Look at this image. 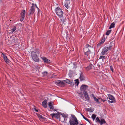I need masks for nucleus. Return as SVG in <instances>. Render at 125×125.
Returning a JSON list of instances; mask_svg holds the SVG:
<instances>
[{
	"instance_id": "f257e3e1",
	"label": "nucleus",
	"mask_w": 125,
	"mask_h": 125,
	"mask_svg": "<svg viewBox=\"0 0 125 125\" xmlns=\"http://www.w3.org/2000/svg\"><path fill=\"white\" fill-rule=\"evenodd\" d=\"M115 44L113 42H111L108 47H105L102 50L101 52V54L104 55L108 50H111L113 48H114Z\"/></svg>"
},
{
	"instance_id": "f03ea898",
	"label": "nucleus",
	"mask_w": 125,
	"mask_h": 125,
	"mask_svg": "<svg viewBox=\"0 0 125 125\" xmlns=\"http://www.w3.org/2000/svg\"><path fill=\"white\" fill-rule=\"evenodd\" d=\"M56 13L59 18L63 17V13L62 10L60 8L57 7L55 9Z\"/></svg>"
},
{
	"instance_id": "7ed1b4c3",
	"label": "nucleus",
	"mask_w": 125,
	"mask_h": 125,
	"mask_svg": "<svg viewBox=\"0 0 125 125\" xmlns=\"http://www.w3.org/2000/svg\"><path fill=\"white\" fill-rule=\"evenodd\" d=\"M31 55L32 59L35 62H39V59L35 52L34 51H32L31 52Z\"/></svg>"
},
{
	"instance_id": "20e7f679",
	"label": "nucleus",
	"mask_w": 125,
	"mask_h": 125,
	"mask_svg": "<svg viewBox=\"0 0 125 125\" xmlns=\"http://www.w3.org/2000/svg\"><path fill=\"white\" fill-rule=\"evenodd\" d=\"M34 4H32V6L30 8L28 11V16L30 18L31 15H32L35 12V8L34 7Z\"/></svg>"
},
{
	"instance_id": "39448f33",
	"label": "nucleus",
	"mask_w": 125,
	"mask_h": 125,
	"mask_svg": "<svg viewBox=\"0 0 125 125\" xmlns=\"http://www.w3.org/2000/svg\"><path fill=\"white\" fill-rule=\"evenodd\" d=\"M84 52V54L86 56H84L85 57L83 58V60L85 61L86 60V59L90 58V57H89V55L91 53V52L90 50H83Z\"/></svg>"
},
{
	"instance_id": "423d86ee",
	"label": "nucleus",
	"mask_w": 125,
	"mask_h": 125,
	"mask_svg": "<svg viewBox=\"0 0 125 125\" xmlns=\"http://www.w3.org/2000/svg\"><path fill=\"white\" fill-rule=\"evenodd\" d=\"M25 13L26 12L25 10H23L21 11L20 14L21 17L20 19V21L21 22H22L23 21L25 16Z\"/></svg>"
},
{
	"instance_id": "0eeeda50",
	"label": "nucleus",
	"mask_w": 125,
	"mask_h": 125,
	"mask_svg": "<svg viewBox=\"0 0 125 125\" xmlns=\"http://www.w3.org/2000/svg\"><path fill=\"white\" fill-rule=\"evenodd\" d=\"M69 122L70 125H78V124L77 120L70 119Z\"/></svg>"
},
{
	"instance_id": "6e6552de",
	"label": "nucleus",
	"mask_w": 125,
	"mask_h": 125,
	"mask_svg": "<svg viewBox=\"0 0 125 125\" xmlns=\"http://www.w3.org/2000/svg\"><path fill=\"white\" fill-rule=\"evenodd\" d=\"M88 87V86L87 85L82 84L80 87V90L81 91L87 92L86 90Z\"/></svg>"
},
{
	"instance_id": "1a4fd4ad",
	"label": "nucleus",
	"mask_w": 125,
	"mask_h": 125,
	"mask_svg": "<svg viewBox=\"0 0 125 125\" xmlns=\"http://www.w3.org/2000/svg\"><path fill=\"white\" fill-rule=\"evenodd\" d=\"M63 81L65 82L66 83L70 84L71 86H73L74 84V83L73 80L66 79V80H64Z\"/></svg>"
},
{
	"instance_id": "9d476101",
	"label": "nucleus",
	"mask_w": 125,
	"mask_h": 125,
	"mask_svg": "<svg viewBox=\"0 0 125 125\" xmlns=\"http://www.w3.org/2000/svg\"><path fill=\"white\" fill-rule=\"evenodd\" d=\"M59 112H58L57 113H53L51 114L50 115L52 116V118H53L54 117L57 119H58L60 118V115H59Z\"/></svg>"
},
{
	"instance_id": "9b49d317",
	"label": "nucleus",
	"mask_w": 125,
	"mask_h": 125,
	"mask_svg": "<svg viewBox=\"0 0 125 125\" xmlns=\"http://www.w3.org/2000/svg\"><path fill=\"white\" fill-rule=\"evenodd\" d=\"M55 83L56 84L60 85L62 86H63L65 85V84L63 81L60 80L56 81Z\"/></svg>"
},
{
	"instance_id": "f8f14e48",
	"label": "nucleus",
	"mask_w": 125,
	"mask_h": 125,
	"mask_svg": "<svg viewBox=\"0 0 125 125\" xmlns=\"http://www.w3.org/2000/svg\"><path fill=\"white\" fill-rule=\"evenodd\" d=\"M90 96L91 97H93V98L94 99V100L96 101L97 103H100V102H99V97H98V98H97L93 94H91L90 95Z\"/></svg>"
},
{
	"instance_id": "ddd939ff",
	"label": "nucleus",
	"mask_w": 125,
	"mask_h": 125,
	"mask_svg": "<svg viewBox=\"0 0 125 125\" xmlns=\"http://www.w3.org/2000/svg\"><path fill=\"white\" fill-rule=\"evenodd\" d=\"M106 58V57L105 56H101L99 58V61L101 62V63L104 62V60Z\"/></svg>"
},
{
	"instance_id": "4468645a",
	"label": "nucleus",
	"mask_w": 125,
	"mask_h": 125,
	"mask_svg": "<svg viewBox=\"0 0 125 125\" xmlns=\"http://www.w3.org/2000/svg\"><path fill=\"white\" fill-rule=\"evenodd\" d=\"M41 58L43 60L44 63H46L48 64H49L50 63V60L44 57H42Z\"/></svg>"
},
{
	"instance_id": "2eb2a0df",
	"label": "nucleus",
	"mask_w": 125,
	"mask_h": 125,
	"mask_svg": "<svg viewBox=\"0 0 125 125\" xmlns=\"http://www.w3.org/2000/svg\"><path fill=\"white\" fill-rule=\"evenodd\" d=\"M85 99L87 101H89L90 98L89 97L87 92H85L83 93Z\"/></svg>"
},
{
	"instance_id": "dca6fc26",
	"label": "nucleus",
	"mask_w": 125,
	"mask_h": 125,
	"mask_svg": "<svg viewBox=\"0 0 125 125\" xmlns=\"http://www.w3.org/2000/svg\"><path fill=\"white\" fill-rule=\"evenodd\" d=\"M80 81L84 80L85 79V78L84 76L83 72H81L80 73V75L79 77Z\"/></svg>"
},
{
	"instance_id": "f3484780",
	"label": "nucleus",
	"mask_w": 125,
	"mask_h": 125,
	"mask_svg": "<svg viewBox=\"0 0 125 125\" xmlns=\"http://www.w3.org/2000/svg\"><path fill=\"white\" fill-rule=\"evenodd\" d=\"M42 105L45 108L47 107V101L46 100H45L42 102Z\"/></svg>"
},
{
	"instance_id": "a211bd4d",
	"label": "nucleus",
	"mask_w": 125,
	"mask_h": 125,
	"mask_svg": "<svg viewBox=\"0 0 125 125\" xmlns=\"http://www.w3.org/2000/svg\"><path fill=\"white\" fill-rule=\"evenodd\" d=\"M36 115L39 118V120L41 121V119H45V118L43 116L40 115L39 114L36 113Z\"/></svg>"
},
{
	"instance_id": "6ab92c4d",
	"label": "nucleus",
	"mask_w": 125,
	"mask_h": 125,
	"mask_svg": "<svg viewBox=\"0 0 125 125\" xmlns=\"http://www.w3.org/2000/svg\"><path fill=\"white\" fill-rule=\"evenodd\" d=\"M108 96L109 99L112 100H114V101L115 102V100L114 96L112 95L109 94L108 95Z\"/></svg>"
},
{
	"instance_id": "aec40b11",
	"label": "nucleus",
	"mask_w": 125,
	"mask_h": 125,
	"mask_svg": "<svg viewBox=\"0 0 125 125\" xmlns=\"http://www.w3.org/2000/svg\"><path fill=\"white\" fill-rule=\"evenodd\" d=\"M3 59L5 61V62L7 63L8 64V63L9 62V59L7 58V57L6 56H4L3 57Z\"/></svg>"
},
{
	"instance_id": "412c9836",
	"label": "nucleus",
	"mask_w": 125,
	"mask_h": 125,
	"mask_svg": "<svg viewBox=\"0 0 125 125\" xmlns=\"http://www.w3.org/2000/svg\"><path fill=\"white\" fill-rule=\"evenodd\" d=\"M106 123V122L105 121L104 119H101V120L100 121L99 123H100L101 125H102V124L105 123Z\"/></svg>"
},
{
	"instance_id": "4be33fe9",
	"label": "nucleus",
	"mask_w": 125,
	"mask_h": 125,
	"mask_svg": "<svg viewBox=\"0 0 125 125\" xmlns=\"http://www.w3.org/2000/svg\"><path fill=\"white\" fill-rule=\"evenodd\" d=\"M86 110L87 111H89L90 112H92L94 110V109H92L90 108L86 109Z\"/></svg>"
},
{
	"instance_id": "5701e85b",
	"label": "nucleus",
	"mask_w": 125,
	"mask_h": 125,
	"mask_svg": "<svg viewBox=\"0 0 125 125\" xmlns=\"http://www.w3.org/2000/svg\"><path fill=\"white\" fill-rule=\"evenodd\" d=\"M93 65L92 64H90L86 68V69L87 70H88L92 68V67Z\"/></svg>"
},
{
	"instance_id": "b1692460",
	"label": "nucleus",
	"mask_w": 125,
	"mask_h": 125,
	"mask_svg": "<svg viewBox=\"0 0 125 125\" xmlns=\"http://www.w3.org/2000/svg\"><path fill=\"white\" fill-rule=\"evenodd\" d=\"M71 118L70 119L77 120L75 116L73 114L71 115Z\"/></svg>"
},
{
	"instance_id": "393cba45",
	"label": "nucleus",
	"mask_w": 125,
	"mask_h": 125,
	"mask_svg": "<svg viewBox=\"0 0 125 125\" xmlns=\"http://www.w3.org/2000/svg\"><path fill=\"white\" fill-rule=\"evenodd\" d=\"M60 114L62 115L63 117L64 118H66L68 117V115L67 114L66 115L64 113H61Z\"/></svg>"
},
{
	"instance_id": "a878e982",
	"label": "nucleus",
	"mask_w": 125,
	"mask_h": 125,
	"mask_svg": "<svg viewBox=\"0 0 125 125\" xmlns=\"http://www.w3.org/2000/svg\"><path fill=\"white\" fill-rule=\"evenodd\" d=\"M74 81H75V84L77 86L79 83V81L78 79H77L75 80H74Z\"/></svg>"
},
{
	"instance_id": "bb28decb",
	"label": "nucleus",
	"mask_w": 125,
	"mask_h": 125,
	"mask_svg": "<svg viewBox=\"0 0 125 125\" xmlns=\"http://www.w3.org/2000/svg\"><path fill=\"white\" fill-rule=\"evenodd\" d=\"M104 35H105L104 34L103 36V38L101 41V44H103V43L105 41V38H104Z\"/></svg>"
},
{
	"instance_id": "cd10ccee",
	"label": "nucleus",
	"mask_w": 125,
	"mask_h": 125,
	"mask_svg": "<svg viewBox=\"0 0 125 125\" xmlns=\"http://www.w3.org/2000/svg\"><path fill=\"white\" fill-rule=\"evenodd\" d=\"M86 47L83 48V50H89L88 48L89 47H91V46L88 44H87L85 46Z\"/></svg>"
},
{
	"instance_id": "c85d7f7f",
	"label": "nucleus",
	"mask_w": 125,
	"mask_h": 125,
	"mask_svg": "<svg viewBox=\"0 0 125 125\" xmlns=\"http://www.w3.org/2000/svg\"><path fill=\"white\" fill-rule=\"evenodd\" d=\"M115 25V24L114 23V22L112 23H111L110 25V26L109 29H110L114 27Z\"/></svg>"
},
{
	"instance_id": "c756f323",
	"label": "nucleus",
	"mask_w": 125,
	"mask_h": 125,
	"mask_svg": "<svg viewBox=\"0 0 125 125\" xmlns=\"http://www.w3.org/2000/svg\"><path fill=\"white\" fill-rule=\"evenodd\" d=\"M16 27L14 26L13 28L11 29V32L12 33H13L16 30Z\"/></svg>"
},
{
	"instance_id": "7c9ffc66",
	"label": "nucleus",
	"mask_w": 125,
	"mask_h": 125,
	"mask_svg": "<svg viewBox=\"0 0 125 125\" xmlns=\"http://www.w3.org/2000/svg\"><path fill=\"white\" fill-rule=\"evenodd\" d=\"M96 116V115L95 114H93L92 115V118L93 120H94Z\"/></svg>"
},
{
	"instance_id": "2f4dec72",
	"label": "nucleus",
	"mask_w": 125,
	"mask_h": 125,
	"mask_svg": "<svg viewBox=\"0 0 125 125\" xmlns=\"http://www.w3.org/2000/svg\"><path fill=\"white\" fill-rule=\"evenodd\" d=\"M48 74V72L47 71H44L42 73V75L43 76H47Z\"/></svg>"
},
{
	"instance_id": "473e14b6",
	"label": "nucleus",
	"mask_w": 125,
	"mask_h": 125,
	"mask_svg": "<svg viewBox=\"0 0 125 125\" xmlns=\"http://www.w3.org/2000/svg\"><path fill=\"white\" fill-rule=\"evenodd\" d=\"M66 120L67 119H66L65 118H64L63 120H62V119H61L60 118H59V121H61L62 122H64L65 123H66Z\"/></svg>"
},
{
	"instance_id": "72a5a7b5",
	"label": "nucleus",
	"mask_w": 125,
	"mask_h": 125,
	"mask_svg": "<svg viewBox=\"0 0 125 125\" xmlns=\"http://www.w3.org/2000/svg\"><path fill=\"white\" fill-rule=\"evenodd\" d=\"M50 108V110H49V111H53V110L54 109V107L53 106V105H52L51 106H49Z\"/></svg>"
},
{
	"instance_id": "f704fd0d",
	"label": "nucleus",
	"mask_w": 125,
	"mask_h": 125,
	"mask_svg": "<svg viewBox=\"0 0 125 125\" xmlns=\"http://www.w3.org/2000/svg\"><path fill=\"white\" fill-rule=\"evenodd\" d=\"M111 31L112 30H111L107 31L105 34L106 35H109L110 33L111 32Z\"/></svg>"
},
{
	"instance_id": "c9c22d12",
	"label": "nucleus",
	"mask_w": 125,
	"mask_h": 125,
	"mask_svg": "<svg viewBox=\"0 0 125 125\" xmlns=\"http://www.w3.org/2000/svg\"><path fill=\"white\" fill-rule=\"evenodd\" d=\"M78 94L80 95V97L81 98H84L83 96L82 92H81L80 93H78Z\"/></svg>"
},
{
	"instance_id": "e433bc0d",
	"label": "nucleus",
	"mask_w": 125,
	"mask_h": 125,
	"mask_svg": "<svg viewBox=\"0 0 125 125\" xmlns=\"http://www.w3.org/2000/svg\"><path fill=\"white\" fill-rule=\"evenodd\" d=\"M108 97H106V98H104L103 99L102 101H103V102H104L105 101H106L107 99H108Z\"/></svg>"
},
{
	"instance_id": "4c0bfd02",
	"label": "nucleus",
	"mask_w": 125,
	"mask_h": 125,
	"mask_svg": "<svg viewBox=\"0 0 125 125\" xmlns=\"http://www.w3.org/2000/svg\"><path fill=\"white\" fill-rule=\"evenodd\" d=\"M96 122H98L99 123L100 120L99 118L98 117H97L96 118Z\"/></svg>"
},
{
	"instance_id": "58836bf2",
	"label": "nucleus",
	"mask_w": 125,
	"mask_h": 125,
	"mask_svg": "<svg viewBox=\"0 0 125 125\" xmlns=\"http://www.w3.org/2000/svg\"><path fill=\"white\" fill-rule=\"evenodd\" d=\"M72 72H70L69 74V77H72Z\"/></svg>"
},
{
	"instance_id": "ea45409f",
	"label": "nucleus",
	"mask_w": 125,
	"mask_h": 125,
	"mask_svg": "<svg viewBox=\"0 0 125 125\" xmlns=\"http://www.w3.org/2000/svg\"><path fill=\"white\" fill-rule=\"evenodd\" d=\"M52 105H53V104L51 101L48 103V105L49 107L51 106Z\"/></svg>"
},
{
	"instance_id": "a19ab883",
	"label": "nucleus",
	"mask_w": 125,
	"mask_h": 125,
	"mask_svg": "<svg viewBox=\"0 0 125 125\" xmlns=\"http://www.w3.org/2000/svg\"><path fill=\"white\" fill-rule=\"evenodd\" d=\"M64 5L66 8L67 9L69 7L68 6V4L67 3H65Z\"/></svg>"
},
{
	"instance_id": "79ce46f5",
	"label": "nucleus",
	"mask_w": 125,
	"mask_h": 125,
	"mask_svg": "<svg viewBox=\"0 0 125 125\" xmlns=\"http://www.w3.org/2000/svg\"><path fill=\"white\" fill-rule=\"evenodd\" d=\"M62 23H63L64 22L65 20L64 19H60Z\"/></svg>"
},
{
	"instance_id": "37998d69",
	"label": "nucleus",
	"mask_w": 125,
	"mask_h": 125,
	"mask_svg": "<svg viewBox=\"0 0 125 125\" xmlns=\"http://www.w3.org/2000/svg\"><path fill=\"white\" fill-rule=\"evenodd\" d=\"M33 107H34L33 108L35 110V111L36 112H38V110H37L36 109V107L35 106H34Z\"/></svg>"
},
{
	"instance_id": "c03bdc74",
	"label": "nucleus",
	"mask_w": 125,
	"mask_h": 125,
	"mask_svg": "<svg viewBox=\"0 0 125 125\" xmlns=\"http://www.w3.org/2000/svg\"><path fill=\"white\" fill-rule=\"evenodd\" d=\"M84 119L86 120L87 121H88L90 124L91 123L90 120L87 118L85 117V118H84Z\"/></svg>"
},
{
	"instance_id": "a18cd8bd",
	"label": "nucleus",
	"mask_w": 125,
	"mask_h": 125,
	"mask_svg": "<svg viewBox=\"0 0 125 125\" xmlns=\"http://www.w3.org/2000/svg\"><path fill=\"white\" fill-rule=\"evenodd\" d=\"M110 69L112 72H113V67L112 66H110Z\"/></svg>"
},
{
	"instance_id": "49530a36",
	"label": "nucleus",
	"mask_w": 125,
	"mask_h": 125,
	"mask_svg": "<svg viewBox=\"0 0 125 125\" xmlns=\"http://www.w3.org/2000/svg\"><path fill=\"white\" fill-rule=\"evenodd\" d=\"M108 101L109 102H110L111 103H112L114 102H115V101H114V100H112V101H110L108 100Z\"/></svg>"
},
{
	"instance_id": "de8ad7c7",
	"label": "nucleus",
	"mask_w": 125,
	"mask_h": 125,
	"mask_svg": "<svg viewBox=\"0 0 125 125\" xmlns=\"http://www.w3.org/2000/svg\"><path fill=\"white\" fill-rule=\"evenodd\" d=\"M35 6L36 7V8H38L37 6V5L36 4H34V7H35Z\"/></svg>"
},
{
	"instance_id": "09e8293b",
	"label": "nucleus",
	"mask_w": 125,
	"mask_h": 125,
	"mask_svg": "<svg viewBox=\"0 0 125 125\" xmlns=\"http://www.w3.org/2000/svg\"><path fill=\"white\" fill-rule=\"evenodd\" d=\"M81 114L83 117L84 118H84H85V117L84 116L82 115L81 113Z\"/></svg>"
},
{
	"instance_id": "8fccbe9b",
	"label": "nucleus",
	"mask_w": 125,
	"mask_h": 125,
	"mask_svg": "<svg viewBox=\"0 0 125 125\" xmlns=\"http://www.w3.org/2000/svg\"><path fill=\"white\" fill-rule=\"evenodd\" d=\"M101 42H100V43H98L97 44V46H100V45H101Z\"/></svg>"
},
{
	"instance_id": "3c124183",
	"label": "nucleus",
	"mask_w": 125,
	"mask_h": 125,
	"mask_svg": "<svg viewBox=\"0 0 125 125\" xmlns=\"http://www.w3.org/2000/svg\"><path fill=\"white\" fill-rule=\"evenodd\" d=\"M37 9H38V13H39V12L40 11V9H39V8H37Z\"/></svg>"
},
{
	"instance_id": "603ef678",
	"label": "nucleus",
	"mask_w": 125,
	"mask_h": 125,
	"mask_svg": "<svg viewBox=\"0 0 125 125\" xmlns=\"http://www.w3.org/2000/svg\"><path fill=\"white\" fill-rule=\"evenodd\" d=\"M2 54L3 55V57H4V56H6L5 55V54L3 53H2Z\"/></svg>"
},
{
	"instance_id": "864d4df0",
	"label": "nucleus",
	"mask_w": 125,
	"mask_h": 125,
	"mask_svg": "<svg viewBox=\"0 0 125 125\" xmlns=\"http://www.w3.org/2000/svg\"><path fill=\"white\" fill-rule=\"evenodd\" d=\"M99 100L100 99L101 101H102L103 99L100 97H99Z\"/></svg>"
},
{
	"instance_id": "5fc2aeb1",
	"label": "nucleus",
	"mask_w": 125,
	"mask_h": 125,
	"mask_svg": "<svg viewBox=\"0 0 125 125\" xmlns=\"http://www.w3.org/2000/svg\"><path fill=\"white\" fill-rule=\"evenodd\" d=\"M57 109H54L53 110V111H57Z\"/></svg>"
},
{
	"instance_id": "6e6d98bb",
	"label": "nucleus",
	"mask_w": 125,
	"mask_h": 125,
	"mask_svg": "<svg viewBox=\"0 0 125 125\" xmlns=\"http://www.w3.org/2000/svg\"><path fill=\"white\" fill-rule=\"evenodd\" d=\"M36 68H37V69H40V67H38V66H37V67H36Z\"/></svg>"
}]
</instances>
